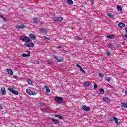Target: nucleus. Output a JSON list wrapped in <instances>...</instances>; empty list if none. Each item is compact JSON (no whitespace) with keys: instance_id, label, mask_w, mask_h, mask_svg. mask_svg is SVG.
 Returning <instances> with one entry per match:
<instances>
[{"instance_id":"1","label":"nucleus","mask_w":127,"mask_h":127,"mask_svg":"<svg viewBox=\"0 0 127 127\" xmlns=\"http://www.w3.org/2000/svg\"><path fill=\"white\" fill-rule=\"evenodd\" d=\"M20 39H21V40H22V41H23L24 42H30V38L26 36H21Z\"/></svg>"},{"instance_id":"2","label":"nucleus","mask_w":127,"mask_h":127,"mask_svg":"<svg viewBox=\"0 0 127 127\" xmlns=\"http://www.w3.org/2000/svg\"><path fill=\"white\" fill-rule=\"evenodd\" d=\"M55 100L56 101V103L57 104H62L63 103H64V99L62 97H55Z\"/></svg>"},{"instance_id":"3","label":"nucleus","mask_w":127,"mask_h":127,"mask_svg":"<svg viewBox=\"0 0 127 127\" xmlns=\"http://www.w3.org/2000/svg\"><path fill=\"white\" fill-rule=\"evenodd\" d=\"M53 20L54 21H58V22H61L63 20V18L62 17H55L52 18Z\"/></svg>"},{"instance_id":"4","label":"nucleus","mask_w":127,"mask_h":127,"mask_svg":"<svg viewBox=\"0 0 127 127\" xmlns=\"http://www.w3.org/2000/svg\"><path fill=\"white\" fill-rule=\"evenodd\" d=\"M26 93L28 94V95H32L33 96H35L36 94H37V92H32L30 89H28L26 90Z\"/></svg>"},{"instance_id":"5","label":"nucleus","mask_w":127,"mask_h":127,"mask_svg":"<svg viewBox=\"0 0 127 127\" xmlns=\"http://www.w3.org/2000/svg\"><path fill=\"white\" fill-rule=\"evenodd\" d=\"M53 58L56 59L58 62H62L63 61V58H59V57L55 55H53Z\"/></svg>"},{"instance_id":"6","label":"nucleus","mask_w":127,"mask_h":127,"mask_svg":"<svg viewBox=\"0 0 127 127\" xmlns=\"http://www.w3.org/2000/svg\"><path fill=\"white\" fill-rule=\"evenodd\" d=\"M8 91H10V92H11L14 95H16V96H18L19 95L18 91L13 90L11 88H8Z\"/></svg>"},{"instance_id":"7","label":"nucleus","mask_w":127,"mask_h":127,"mask_svg":"<svg viewBox=\"0 0 127 127\" xmlns=\"http://www.w3.org/2000/svg\"><path fill=\"white\" fill-rule=\"evenodd\" d=\"M82 110H84V111H91V108L87 107L85 105L82 107Z\"/></svg>"},{"instance_id":"8","label":"nucleus","mask_w":127,"mask_h":127,"mask_svg":"<svg viewBox=\"0 0 127 127\" xmlns=\"http://www.w3.org/2000/svg\"><path fill=\"white\" fill-rule=\"evenodd\" d=\"M16 28H17L18 29H23V28H25V26H24V25H17L16 26Z\"/></svg>"},{"instance_id":"9","label":"nucleus","mask_w":127,"mask_h":127,"mask_svg":"<svg viewBox=\"0 0 127 127\" xmlns=\"http://www.w3.org/2000/svg\"><path fill=\"white\" fill-rule=\"evenodd\" d=\"M7 72L9 75H11V76H12L13 75V72L12 71V70H11V69H7Z\"/></svg>"},{"instance_id":"10","label":"nucleus","mask_w":127,"mask_h":127,"mask_svg":"<svg viewBox=\"0 0 127 127\" xmlns=\"http://www.w3.org/2000/svg\"><path fill=\"white\" fill-rule=\"evenodd\" d=\"M113 120L115 122V124L117 125V126H120V122L118 121V118L117 117H113Z\"/></svg>"},{"instance_id":"11","label":"nucleus","mask_w":127,"mask_h":127,"mask_svg":"<svg viewBox=\"0 0 127 127\" xmlns=\"http://www.w3.org/2000/svg\"><path fill=\"white\" fill-rule=\"evenodd\" d=\"M1 91H2V94L4 96L5 94H6V91H5V88L2 87L1 89Z\"/></svg>"},{"instance_id":"12","label":"nucleus","mask_w":127,"mask_h":127,"mask_svg":"<svg viewBox=\"0 0 127 127\" xmlns=\"http://www.w3.org/2000/svg\"><path fill=\"white\" fill-rule=\"evenodd\" d=\"M28 54H26L25 53H23L22 54V56H23V57H28V56H30V52L28 51Z\"/></svg>"},{"instance_id":"13","label":"nucleus","mask_w":127,"mask_h":127,"mask_svg":"<svg viewBox=\"0 0 127 127\" xmlns=\"http://www.w3.org/2000/svg\"><path fill=\"white\" fill-rule=\"evenodd\" d=\"M117 9L118 11H120L121 13H123V9H122V7L120 5H117Z\"/></svg>"},{"instance_id":"14","label":"nucleus","mask_w":127,"mask_h":127,"mask_svg":"<svg viewBox=\"0 0 127 127\" xmlns=\"http://www.w3.org/2000/svg\"><path fill=\"white\" fill-rule=\"evenodd\" d=\"M118 26L120 28H123V27H125V24L124 23H120L118 24Z\"/></svg>"},{"instance_id":"15","label":"nucleus","mask_w":127,"mask_h":127,"mask_svg":"<svg viewBox=\"0 0 127 127\" xmlns=\"http://www.w3.org/2000/svg\"><path fill=\"white\" fill-rule=\"evenodd\" d=\"M29 37L32 38V39H35V38H36V37L35 36V35L32 34H30L29 35Z\"/></svg>"},{"instance_id":"16","label":"nucleus","mask_w":127,"mask_h":127,"mask_svg":"<svg viewBox=\"0 0 127 127\" xmlns=\"http://www.w3.org/2000/svg\"><path fill=\"white\" fill-rule=\"evenodd\" d=\"M121 105L123 108H127V103L122 102Z\"/></svg>"},{"instance_id":"17","label":"nucleus","mask_w":127,"mask_h":127,"mask_svg":"<svg viewBox=\"0 0 127 127\" xmlns=\"http://www.w3.org/2000/svg\"><path fill=\"white\" fill-rule=\"evenodd\" d=\"M99 92H100L99 93L100 95H103L105 94V90H104L103 89H100L99 90Z\"/></svg>"},{"instance_id":"18","label":"nucleus","mask_w":127,"mask_h":127,"mask_svg":"<svg viewBox=\"0 0 127 127\" xmlns=\"http://www.w3.org/2000/svg\"><path fill=\"white\" fill-rule=\"evenodd\" d=\"M51 120L52 122H54V123H56V124H58V123H59V121H58V120L55 119L54 118H52Z\"/></svg>"},{"instance_id":"19","label":"nucleus","mask_w":127,"mask_h":127,"mask_svg":"<svg viewBox=\"0 0 127 127\" xmlns=\"http://www.w3.org/2000/svg\"><path fill=\"white\" fill-rule=\"evenodd\" d=\"M40 32L41 33H46V30L44 28H42L40 29Z\"/></svg>"},{"instance_id":"20","label":"nucleus","mask_w":127,"mask_h":127,"mask_svg":"<svg viewBox=\"0 0 127 127\" xmlns=\"http://www.w3.org/2000/svg\"><path fill=\"white\" fill-rule=\"evenodd\" d=\"M103 101H104V102H106V103H109V102H110V99L107 97H105L103 98Z\"/></svg>"},{"instance_id":"21","label":"nucleus","mask_w":127,"mask_h":127,"mask_svg":"<svg viewBox=\"0 0 127 127\" xmlns=\"http://www.w3.org/2000/svg\"><path fill=\"white\" fill-rule=\"evenodd\" d=\"M69 4H74V2L72 0H66Z\"/></svg>"},{"instance_id":"22","label":"nucleus","mask_w":127,"mask_h":127,"mask_svg":"<svg viewBox=\"0 0 127 127\" xmlns=\"http://www.w3.org/2000/svg\"><path fill=\"white\" fill-rule=\"evenodd\" d=\"M55 117L56 118H58L59 119H60V120H62V119H63V117H62V116L59 115H55Z\"/></svg>"},{"instance_id":"23","label":"nucleus","mask_w":127,"mask_h":127,"mask_svg":"<svg viewBox=\"0 0 127 127\" xmlns=\"http://www.w3.org/2000/svg\"><path fill=\"white\" fill-rule=\"evenodd\" d=\"M107 47H109V48L113 49L114 48V45L112 44H108L107 45Z\"/></svg>"},{"instance_id":"24","label":"nucleus","mask_w":127,"mask_h":127,"mask_svg":"<svg viewBox=\"0 0 127 127\" xmlns=\"http://www.w3.org/2000/svg\"><path fill=\"white\" fill-rule=\"evenodd\" d=\"M45 88L46 90V93H50V89H49V88L48 87V86H45Z\"/></svg>"},{"instance_id":"25","label":"nucleus","mask_w":127,"mask_h":127,"mask_svg":"<svg viewBox=\"0 0 127 127\" xmlns=\"http://www.w3.org/2000/svg\"><path fill=\"white\" fill-rule=\"evenodd\" d=\"M26 82L28 85H32V81H31L30 79H27Z\"/></svg>"},{"instance_id":"26","label":"nucleus","mask_w":127,"mask_h":127,"mask_svg":"<svg viewBox=\"0 0 127 127\" xmlns=\"http://www.w3.org/2000/svg\"><path fill=\"white\" fill-rule=\"evenodd\" d=\"M75 39L76 40H82V38H81V37L77 36L75 37Z\"/></svg>"},{"instance_id":"27","label":"nucleus","mask_w":127,"mask_h":127,"mask_svg":"<svg viewBox=\"0 0 127 127\" xmlns=\"http://www.w3.org/2000/svg\"><path fill=\"white\" fill-rule=\"evenodd\" d=\"M114 38H115V37L113 35H109V36H107V38H109L110 39H114Z\"/></svg>"},{"instance_id":"28","label":"nucleus","mask_w":127,"mask_h":127,"mask_svg":"<svg viewBox=\"0 0 127 127\" xmlns=\"http://www.w3.org/2000/svg\"><path fill=\"white\" fill-rule=\"evenodd\" d=\"M34 44L33 43H29V47H34Z\"/></svg>"},{"instance_id":"29","label":"nucleus","mask_w":127,"mask_h":127,"mask_svg":"<svg viewBox=\"0 0 127 127\" xmlns=\"http://www.w3.org/2000/svg\"><path fill=\"white\" fill-rule=\"evenodd\" d=\"M108 16H109V17H110L111 18L114 17V15L111 14V13H108L107 14Z\"/></svg>"},{"instance_id":"30","label":"nucleus","mask_w":127,"mask_h":127,"mask_svg":"<svg viewBox=\"0 0 127 127\" xmlns=\"http://www.w3.org/2000/svg\"><path fill=\"white\" fill-rule=\"evenodd\" d=\"M37 20H38V18H34V23H38Z\"/></svg>"},{"instance_id":"31","label":"nucleus","mask_w":127,"mask_h":127,"mask_svg":"<svg viewBox=\"0 0 127 127\" xmlns=\"http://www.w3.org/2000/svg\"><path fill=\"white\" fill-rule=\"evenodd\" d=\"M111 80H112L111 77H106V81L107 82H110V81H111Z\"/></svg>"},{"instance_id":"32","label":"nucleus","mask_w":127,"mask_h":127,"mask_svg":"<svg viewBox=\"0 0 127 127\" xmlns=\"http://www.w3.org/2000/svg\"><path fill=\"white\" fill-rule=\"evenodd\" d=\"M25 46H26V47H29V43L26 42L24 43Z\"/></svg>"},{"instance_id":"33","label":"nucleus","mask_w":127,"mask_h":127,"mask_svg":"<svg viewBox=\"0 0 127 127\" xmlns=\"http://www.w3.org/2000/svg\"><path fill=\"white\" fill-rule=\"evenodd\" d=\"M90 85V83L89 82H85V86L86 87H89Z\"/></svg>"},{"instance_id":"34","label":"nucleus","mask_w":127,"mask_h":127,"mask_svg":"<svg viewBox=\"0 0 127 127\" xmlns=\"http://www.w3.org/2000/svg\"><path fill=\"white\" fill-rule=\"evenodd\" d=\"M48 64H49L50 65H52L53 64V61H48Z\"/></svg>"},{"instance_id":"35","label":"nucleus","mask_w":127,"mask_h":127,"mask_svg":"<svg viewBox=\"0 0 127 127\" xmlns=\"http://www.w3.org/2000/svg\"><path fill=\"white\" fill-rule=\"evenodd\" d=\"M106 53L107 54L108 56H110V54H111V53H110V52H109V51L107 50L106 51Z\"/></svg>"},{"instance_id":"36","label":"nucleus","mask_w":127,"mask_h":127,"mask_svg":"<svg viewBox=\"0 0 127 127\" xmlns=\"http://www.w3.org/2000/svg\"><path fill=\"white\" fill-rule=\"evenodd\" d=\"M127 33H126V34L124 36V39H125V40H127Z\"/></svg>"},{"instance_id":"37","label":"nucleus","mask_w":127,"mask_h":127,"mask_svg":"<svg viewBox=\"0 0 127 127\" xmlns=\"http://www.w3.org/2000/svg\"><path fill=\"white\" fill-rule=\"evenodd\" d=\"M99 76L101 77V78H104V74L100 73Z\"/></svg>"},{"instance_id":"38","label":"nucleus","mask_w":127,"mask_h":127,"mask_svg":"<svg viewBox=\"0 0 127 127\" xmlns=\"http://www.w3.org/2000/svg\"><path fill=\"white\" fill-rule=\"evenodd\" d=\"M97 84H94V90H96L97 89Z\"/></svg>"},{"instance_id":"39","label":"nucleus","mask_w":127,"mask_h":127,"mask_svg":"<svg viewBox=\"0 0 127 127\" xmlns=\"http://www.w3.org/2000/svg\"><path fill=\"white\" fill-rule=\"evenodd\" d=\"M37 105H38L39 107H41V106H42V103H38L37 104Z\"/></svg>"},{"instance_id":"40","label":"nucleus","mask_w":127,"mask_h":127,"mask_svg":"<svg viewBox=\"0 0 127 127\" xmlns=\"http://www.w3.org/2000/svg\"><path fill=\"white\" fill-rule=\"evenodd\" d=\"M108 120L109 121H114V117L113 118H108Z\"/></svg>"},{"instance_id":"41","label":"nucleus","mask_w":127,"mask_h":127,"mask_svg":"<svg viewBox=\"0 0 127 127\" xmlns=\"http://www.w3.org/2000/svg\"><path fill=\"white\" fill-rule=\"evenodd\" d=\"M43 38H44V39H46L47 40H49V39H48V38H47L46 36H44Z\"/></svg>"},{"instance_id":"42","label":"nucleus","mask_w":127,"mask_h":127,"mask_svg":"<svg viewBox=\"0 0 127 127\" xmlns=\"http://www.w3.org/2000/svg\"><path fill=\"white\" fill-rule=\"evenodd\" d=\"M117 47H121V44H117Z\"/></svg>"},{"instance_id":"43","label":"nucleus","mask_w":127,"mask_h":127,"mask_svg":"<svg viewBox=\"0 0 127 127\" xmlns=\"http://www.w3.org/2000/svg\"><path fill=\"white\" fill-rule=\"evenodd\" d=\"M76 67H78V68H80L81 66H80V65H79L78 64H76Z\"/></svg>"},{"instance_id":"44","label":"nucleus","mask_w":127,"mask_h":127,"mask_svg":"<svg viewBox=\"0 0 127 127\" xmlns=\"http://www.w3.org/2000/svg\"><path fill=\"white\" fill-rule=\"evenodd\" d=\"M81 72L82 73H84V74H86V71L85 70H83V69H82V70H81Z\"/></svg>"},{"instance_id":"45","label":"nucleus","mask_w":127,"mask_h":127,"mask_svg":"<svg viewBox=\"0 0 127 127\" xmlns=\"http://www.w3.org/2000/svg\"><path fill=\"white\" fill-rule=\"evenodd\" d=\"M0 17H2L3 19H5V17H3V16L1 15Z\"/></svg>"},{"instance_id":"46","label":"nucleus","mask_w":127,"mask_h":127,"mask_svg":"<svg viewBox=\"0 0 127 127\" xmlns=\"http://www.w3.org/2000/svg\"><path fill=\"white\" fill-rule=\"evenodd\" d=\"M79 69H80V71H83V68L82 67V66H81Z\"/></svg>"},{"instance_id":"47","label":"nucleus","mask_w":127,"mask_h":127,"mask_svg":"<svg viewBox=\"0 0 127 127\" xmlns=\"http://www.w3.org/2000/svg\"><path fill=\"white\" fill-rule=\"evenodd\" d=\"M14 79H18V78L17 77V76H15Z\"/></svg>"},{"instance_id":"48","label":"nucleus","mask_w":127,"mask_h":127,"mask_svg":"<svg viewBox=\"0 0 127 127\" xmlns=\"http://www.w3.org/2000/svg\"><path fill=\"white\" fill-rule=\"evenodd\" d=\"M0 110H2V106L1 105H0Z\"/></svg>"},{"instance_id":"49","label":"nucleus","mask_w":127,"mask_h":127,"mask_svg":"<svg viewBox=\"0 0 127 127\" xmlns=\"http://www.w3.org/2000/svg\"><path fill=\"white\" fill-rule=\"evenodd\" d=\"M58 48H62V46H58Z\"/></svg>"},{"instance_id":"50","label":"nucleus","mask_w":127,"mask_h":127,"mask_svg":"<svg viewBox=\"0 0 127 127\" xmlns=\"http://www.w3.org/2000/svg\"><path fill=\"white\" fill-rule=\"evenodd\" d=\"M91 1V4H94V2L93 1Z\"/></svg>"},{"instance_id":"51","label":"nucleus","mask_w":127,"mask_h":127,"mask_svg":"<svg viewBox=\"0 0 127 127\" xmlns=\"http://www.w3.org/2000/svg\"><path fill=\"white\" fill-rule=\"evenodd\" d=\"M87 1H92V0H86Z\"/></svg>"},{"instance_id":"52","label":"nucleus","mask_w":127,"mask_h":127,"mask_svg":"<svg viewBox=\"0 0 127 127\" xmlns=\"http://www.w3.org/2000/svg\"><path fill=\"white\" fill-rule=\"evenodd\" d=\"M125 94H126V95H127V91H125Z\"/></svg>"}]
</instances>
